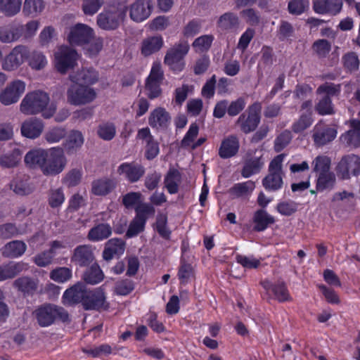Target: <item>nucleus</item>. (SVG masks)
Here are the masks:
<instances>
[{
    "instance_id": "1",
    "label": "nucleus",
    "mask_w": 360,
    "mask_h": 360,
    "mask_svg": "<svg viewBox=\"0 0 360 360\" xmlns=\"http://www.w3.org/2000/svg\"><path fill=\"white\" fill-rule=\"evenodd\" d=\"M63 302L70 306L80 304L86 311H101L109 307L102 288L90 289L82 281L76 283L64 292Z\"/></svg>"
},
{
    "instance_id": "2",
    "label": "nucleus",
    "mask_w": 360,
    "mask_h": 360,
    "mask_svg": "<svg viewBox=\"0 0 360 360\" xmlns=\"http://www.w3.org/2000/svg\"><path fill=\"white\" fill-rule=\"evenodd\" d=\"M50 101L49 96L42 91H34L25 95L20 105V110L27 115H33L43 112L44 117L48 119L53 115L56 110L55 104H48Z\"/></svg>"
},
{
    "instance_id": "3",
    "label": "nucleus",
    "mask_w": 360,
    "mask_h": 360,
    "mask_svg": "<svg viewBox=\"0 0 360 360\" xmlns=\"http://www.w3.org/2000/svg\"><path fill=\"white\" fill-rule=\"evenodd\" d=\"M34 314L41 327L52 325L57 319L63 322L69 320L68 311L61 307L53 304H45L37 308Z\"/></svg>"
},
{
    "instance_id": "4",
    "label": "nucleus",
    "mask_w": 360,
    "mask_h": 360,
    "mask_svg": "<svg viewBox=\"0 0 360 360\" xmlns=\"http://www.w3.org/2000/svg\"><path fill=\"white\" fill-rule=\"evenodd\" d=\"M127 7L112 6L97 16L98 26L104 30H115L124 20Z\"/></svg>"
},
{
    "instance_id": "5",
    "label": "nucleus",
    "mask_w": 360,
    "mask_h": 360,
    "mask_svg": "<svg viewBox=\"0 0 360 360\" xmlns=\"http://www.w3.org/2000/svg\"><path fill=\"white\" fill-rule=\"evenodd\" d=\"M44 162L43 168L44 175L55 176L61 173L67 165V158L63 149L60 147L47 149Z\"/></svg>"
},
{
    "instance_id": "6",
    "label": "nucleus",
    "mask_w": 360,
    "mask_h": 360,
    "mask_svg": "<svg viewBox=\"0 0 360 360\" xmlns=\"http://www.w3.org/2000/svg\"><path fill=\"white\" fill-rule=\"evenodd\" d=\"M97 96L96 90L89 86L75 83L67 90V101L73 105H83L93 102Z\"/></svg>"
},
{
    "instance_id": "7",
    "label": "nucleus",
    "mask_w": 360,
    "mask_h": 360,
    "mask_svg": "<svg viewBox=\"0 0 360 360\" xmlns=\"http://www.w3.org/2000/svg\"><path fill=\"white\" fill-rule=\"evenodd\" d=\"M284 155L281 154L274 158L269 164V174L262 180V184L267 190L276 191L283 185L282 162Z\"/></svg>"
},
{
    "instance_id": "8",
    "label": "nucleus",
    "mask_w": 360,
    "mask_h": 360,
    "mask_svg": "<svg viewBox=\"0 0 360 360\" xmlns=\"http://www.w3.org/2000/svg\"><path fill=\"white\" fill-rule=\"evenodd\" d=\"M77 53L73 49L61 46L54 53V64L58 72L65 74L76 65Z\"/></svg>"
},
{
    "instance_id": "9",
    "label": "nucleus",
    "mask_w": 360,
    "mask_h": 360,
    "mask_svg": "<svg viewBox=\"0 0 360 360\" xmlns=\"http://www.w3.org/2000/svg\"><path fill=\"white\" fill-rule=\"evenodd\" d=\"M261 103L256 102L248 108V114L243 113L237 120L242 131L248 134L254 131L260 121Z\"/></svg>"
},
{
    "instance_id": "10",
    "label": "nucleus",
    "mask_w": 360,
    "mask_h": 360,
    "mask_svg": "<svg viewBox=\"0 0 360 360\" xmlns=\"http://www.w3.org/2000/svg\"><path fill=\"white\" fill-rule=\"evenodd\" d=\"M30 56L27 46L18 45L14 47L2 61V68L6 71H13L21 65Z\"/></svg>"
},
{
    "instance_id": "11",
    "label": "nucleus",
    "mask_w": 360,
    "mask_h": 360,
    "mask_svg": "<svg viewBox=\"0 0 360 360\" xmlns=\"http://www.w3.org/2000/svg\"><path fill=\"white\" fill-rule=\"evenodd\" d=\"M25 91L24 82L18 79L13 81L0 93V102L4 105L15 103Z\"/></svg>"
},
{
    "instance_id": "12",
    "label": "nucleus",
    "mask_w": 360,
    "mask_h": 360,
    "mask_svg": "<svg viewBox=\"0 0 360 360\" xmlns=\"http://www.w3.org/2000/svg\"><path fill=\"white\" fill-rule=\"evenodd\" d=\"M94 30L87 25L77 23L70 28L68 39L72 45L88 44L94 38Z\"/></svg>"
},
{
    "instance_id": "13",
    "label": "nucleus",
    "mask_w": 360,
    "mask_h": 360,
    "mask_svg": "<svg viewBox=\"0 0 360 360\" xmlns=\"http://www.w3.org/2000/svg\"><path fill=\"white\" fill-rule=\"evenodd\" d=\"M337 170L342 179H349L350 174H360V158L354 154L343 157L338 165Z\"/></svg>"
},
{
    "instance_id": "14",
    "label": "nucleus",
    "mask_w": 360,
    "mask_h": 360,
    "mask_svg": "<svg viewBox=\"0 0 360 360\" xmlns=\"http://www.w3.org/2000/svg\"><path fill=\"white\" fill-rule=\"evenodd\" d=\"M117 173L120 175H124L130 183H135L143 177L145 174V168L142 165L135 162H125L118 167Z\"/></svg>"
},
{
    "instance_id": "15",
    "label": "nucleus",
    "mask_w": 360,
    "mask_h": 360,
    "mask_svg": "<svg viewBox=\"0 0 360 360\" xmlns=\"http://www.w3.org/2000/svg\"><path fill=\"white\" fill-rule=\"evenodd\" d=\"M152 7L150 0H136L129 6V16L135 22H142L150 15Z\"/></svg>"
},
{
    "instance_id": "16",
    "label": "nucleus",
    "mask_w": 360,
    "mask_h": 360,
    "mask_svg": "<svg viewBox=\"0 0 360 360\" xmlns=\"http://www.w3.org/2000/svg\"><path fill=\"white\" fill-rule=\"evenodd\" d=\"M337 136V130L334 127L318 124L314 127L313 139L316 146H323L331 142Z\"/></svg>"
},
{
    "instance_id": "17",
    "label": "nucleus",
    "mask_w": 360,
    "mask_h": 360,
    "mask_svg": "<svg viewBox=\"0 0 360 360\" xmlns=\"http://www.w3.org/2000/svg\"><path fill=\"white\" fill-rule=\"evenodd\" d=\"M189 45L186 41H181L169 49L165 57V64L174 68V65L179 63L188 53Z\"/></svg>"
},
{
    "instance_id": "18",
    "label": "nucleus",
    "mask_w": 360,
    "mask_h": 360,
    "mask_svg": "<svg viewBox=\"0 0 360 360\" xmlns=\"http://www.w3.org/2000/svg\"><path fill=\"white\" fill-rule=\"evenodd\" d=\"M95 257L90 245L77 246L73 251L71 262L79 266H87L94 260Z\"/></svg>"
},
{
    "instance_id": "19",
    "label": "nucleus",
    "mask_w": 360,
    "mask_h": 360,
    "mask_svg": "<svg viewBox=\"0 0 360 360\" xmlns=\"http://www.w3.org/2000/svg\"><path fill=\"white\" fill-rule=\"evenodd\" d=\"M239 148L238 137L236 135H230L222 140L219 148V155L223 159L232 158L238 153Z\"/></svg>"
},
{
    "instance_id": "20",
    "label": "nucleus",
    "mask_w": 360,
    "mask_h": 360,
    "mask_svg": "<svg viewBox=\"0 0 360 360\" xmlns=\"http://www.w3.org/2000/svg\"><path fill=\"white\" fill-rule=\"evenodd\" d=\"M342 0H313V8L319 14L337 15L342 7Z\"/></svg>"
},
{
    "instance_id": "21",
    "label": "nucleus",
    "mask_w": 360,
    "mask_h": 360,
    "mask_svg": "<svg viewBox=\"0 0 360 360\" xmlns=\"http://www.w3.org/2000/svg\"><path fill=\"white\" fill-rule=\"evenodd\" d=\"M263 165L264 162L262 159V155H253L252 153H248L244 161L241 175L245 178H248L259 172Z\"/></svg>"
},
{
    "instance_id": "22",
    "label": "nucleus",
    "mask_w": 360,
    "mask_h": 360,
    "mask_svg": "<svg viewBox=\"0 0 360 360\" xmlns=\"http://www.w3.org/2000/svg\"><path fill=\"white\" fill-rule=\"evenodd\" d=\"M46 154V150L45 149L37 148L30 150L26 153L24 158L26 167L34 169L39 168L43 172Z\"/></svg>"
},
{
    "instance_id": "23",
    "label": "nucleus",
    "mask_w": 360,
    "mask_h": 360,
    "mask_svg": "<svg viewBox=\"0 0 360 360\" xmlns=\"http://www.w3.org/2000/svg\"><path fill=\"white\" fill-rule=\"evenodd\" d=\"M98 73L93 68H83L75 75L69 76L70 79L80 84L89 86L96 83L98 80Z\"/></svg>"
},
{
    "instance_id": "24",
    "label": "nucleus",
    "mask_w": 360,
    "mask_h": 360,
    "mask_svg": "<svg viewBox=\"0 0 360 360\" xmlns=\"http://www.w3.org/2000/svg\"><path fill=\"white\" fill-rule=\"evenodd\" d=\"M27 250L26 244L22 240H12L0 249V254L5 258H16L22 255Z\"/></svg>"
},
{
    "instance_id": "25",
    "label": "nucleus",
    "mask_w": 360,
    "mask_h": 360,
    "mask_svg": "<svg viewBox=\"0 0 360 360\" xmlns=\"http://www.w3.org/2000/svg\"><path fill=\"white\" fill-rule=\"evenodd\" d=\"M84 136L81 131L72 130L67 136L62 148L68 155L75 153L84 143Z\"/></svg>"
},
{
    "instance_id": "26",
    "label": "nucleus",
    "mask_w": 360,
    "mask_h": 360,
    "mask_svg": "<svg viewBox=\"0 0 360 360\" xmlns=\"http://www.w3.org/2000/svg\"><path fill=\"white\" fill-rule=\"evenodd\" d=\"M43 129L42 122L34 117L25 120L21 126L22 134L29 139H35L39 136Z\"/></svg>"
},
{
    "instance_id": "27",
    "label": "nucleus",
    "mask_w": 360,
    "mask_h": 360,
    "mask_svg": "<svg viewBox=\"0 0 360 360\" xmlns=\"http://www.w3.org/2000/svg\"><path fill=\"white\" fill-rule=\"evenodd\" d=\"M24 27L22 25H7L0 28V41L4 44L18 41L22 37Z\"/></svg>"
},
{
    "instance_id": "28",
    "label": "nucleus",
    "mask_w": 360,
    "mask_h": 360,
    "mask_svg": "<svg viewBox=\"0 0 360 360\" xmlns=\"http://www.w3.org/2000/svg\"><path fill=\"white\" fill-rule=\"evenodd\" d=\"M349 126L350 129L342 134L341 138L347 145L359 147L360 146V120H350Z\"/></svg>"
},
{
    "instance_id": "29",
    "label": "nucleus",
    "mask_w": 360,
    "mask_h": 360,
    "mask_svg": "<svg viewBox=\"0 0 360 360\" xmlns=\"http://www.w3.org/2000/svg\"><path fill=\"white\" fill-rule=\"evenodd\" d=\"M171 117L169 112L162 108L155 109L148 119L149 124L155 128H167L170 122Z\"/></svg>"
},
{
    "instance_id": "30",
    "label": "nucleus",
    "mask_w": 360,
    "mask_h": 360,
    "mask_svg": "<svg viewBox=\"0 0 360 360\" xmlns=\"http://www.w3.org/2000/svg\"><path fill=\"white\" fill-rule=\"evenodd\" d=\"M124 242L119 238H112L106 243L103 252V257L105 260L109 261L115 255H121L124 251Z\"/></svg>"
},
{
    "instance_id": "31",
    "label": "nucleus",
    "mask_w": 360,
    "mask_h": 360,
    "mask_svg": "<svg viewBox=\"0 0 360 360\" xmlns=\"http://www.w3.org/2000/svg\"><path fill=\"white\" fill-rule=\"evenodd\" d=\"M255 188V182L248 181L234 184L228 192L233 198H246L252 193Z\"/></svg>"
},
{
    "instance_id": "32",
    "label": "nucleus",
    "mask_w": 360,
    "mask_h": 360,
    "mask_svg": "<svg viewBox=\"0 0 360 360\" xmlns=\"http://www.w3.org/2000/svg\"><path fill=\"white\" fill-rule=\"evenodd\" d=\"M217 24L221 30L232 31L238 29L240 20L237 14L226 12L219 18Z\"/></svg>"
},
{
    "instance_id": "33",
    "label": "nucleus",
    "mask_w": 360,
    "mask_h": 360,
    "mask_svg": "<svg viewBox=\"0 0 360 360\" xmlns=\"http://www.w3.org/2000/svg\"><path fill=\"white\" fill-rule=\"evenodd\" d=\"M116 186L114 180L108 178L96 179L92 182L91 191L96 195H105Z\"/></svg>"
},
{
    "instance_id": "34",
    "label": "nucleus",
    "mask_w": 360,
    "mask_h": 360,
    "mask_svg": "<svg viewBox=\"0 0 360 360\" xmlns=\"http://www.w3.org/2000/svg\"><path fill=\"white\" fill-rule=\"evenodd\" d=\"M13 286L24 294L33 295L37 289L38 281L28 276H22L14 281Z\"/></svg>"
},
{
    "instance_id": "35",
    "label": "nucleus",
    "mask_w": 360,
    "mask_h": 360,
    "mask_svg": "<svg viewBox=\"0 0 360 360\" xmlns=\"http://www.w3.org/2000/svg\"><path fill=\"white\" fill-rule=\"evenodd\" d=\"M10 189L18 195H26L33 191V188L28 183L26 176H17L9 184Z\"/></svg>"
},
{
    "instance_id": "36",
    "label": "nucleus",
    "mask_w": 360,
    "mask_h": 360,
    "mask_svg": "<svg viewBox=\"0 0 360 360\" xmlns=\"http://www.w3.org/2000/svg\"><path fill=\"white\" fill-rule=\"evenodd\" d=\"M163 41L160 36L150 37L143 40L141 43V53L148 56L158 52L162 46Z\"/></svg>"
},
{
    "instance_id": "37",
    "label": "nucleus",
    "mask_w": 360,
    "mask_h": 360,
    "mask_svg": "<svg viewBox=\"0 0 360 360\" xmlns=\"http://www.w3.org/2000/svg\"><path fill=\"white\" fill-rule=\"evenodd\" d=\"M22 153L19 148H15L11 152L0 155V166L3 168L17 167L22 159Z\"/></svg>"
},
{
    "instance_id": "38",
    "label": "nucleus",
    "mask_w": 360,
    "mask_h": 360,
    "mask_svg": "<svg viewBox=\"0 0 360 360\" xmlns=\"http://www.w3.org/2000/svg\"><path fill=\"white\" fill-rule=\"evenodd\" d=\"M112 233V228L108 224H99L91 228L87 238L91 241H98L108 238Z\"/></svg>"
},
{
    "instance_id": "39",
    "label": "nucleus",
    "mask_w": 360,
    "mask_h": 360,
    "mask_svg": "<svg viewBox=\"0 0 360 360\" xmlns=\"http://www.w3.org/2000/svg\"><path fill=\"white\" fill-rule=\"evenodd\" d=\"M181 174L177 169H170L165 178V186L171 194L176 193L181 182Z\"/></svg>"
},
{
    "instance_id": "40",
    "label": "nucleus",
    "mask_w": 360,
    "mask_h": 360,
    "mask_svg": "<svg viewBox=\"0 0 360 360\" xmlns=\"http://www.w3.org/2000/svg\"><path fill=\"white\" fill-rule=\"evenodd\" d=\"M103 278L104 274L97 264H92L90 268L84 271L82 276V278L85 283L91 285L98 283L103 281Z\"/></svg>"
},
{
    "instance_id": "41",
    "label": "nucleus",
    "mask_w": 360,
    "mask_h": 360,
    "mask_svg": "<svg viewBox=\"0 0 360 360\" xmlns=\"http://www.w3.org/2000/svg\"><path fill=\"white\" fill-rule=\"evenodd\" d=\"M22 0H0V12L6 16H13L20 11Z\"/></svg>"
},
{
    "instance_id": "42",
    "label": "nucleus",
    "mask_w": 360,
    "mask_h": 360,
    "mask_svg": "<svg viewBox=\"0 0 360 360\" xmlns=\"http://www.w3.org/2000/svg\"><path fill=\"white\" fill-rule=\"evenodd\" d=\"M254 221L256 224L255 229L262 231L266 229L268 225L274 224V219L269 215L265 210H259L255 214Z\"/></svg>"
},
{
    "instance_id": "43",
    "label": "nucleus",
    "mask_w": 360,
    "mask_h": 360,
    "mask_svg": "<svg viewBox=\"0 0 360 360\" xmlns=\"http://www.w3.org/2000/svg\"><path fill=\"white\" fill-rule=\"evenodd\" d=\"M22 263L8 264L0 266V281L13 278L23 269Z\"/></svg>"
},
{
    "instance_id": "44",
    "label": "nucleus",
    "mask_w": 360,
    "mask_h": 360,
    "mask_svg": "<svg viewBox=\"0 0 360 360\" xmlns=\"http://www.w3.org/2000/svg\"><path fill=\"white\" fill-rule=\"evenodd\" d=\"M312 112L309 111L304 112L293 123L292 130L296 134L301 133L309 128L312 124Z\"/></svg>"
},
{
    "instance_id": "45",
    "label": "nucleus",
    "mask_w": 360,
    "mask_h": 360,
    "mask_svg": "<svg viewBox=\"0 0 360 360\" xmlns=\"http://www.w3.org/2000/svg\"><path fill=\"white\" fill-rule=\"evenodd\" d=\"M341 92V84H334L331 82H325L320 85L316 91L317 95L323 96H328L330 98L332 96H338Z\"/></svg>"
},
{
    "instance_id": "46",
    "label": "nucleus",
    "mask_w": 360,
    "mask_h": 360,
    "mask_svg": "<svg viewBox=\"0 0 360 360\" xmlns=\"http://www.w3.org/2000/svg\"><path fill=\"white\" fill-rule=\"evenodd\" d=\"M315 110L321 115H332L335 113L330 98L322 96L315 105Z\"/></svg>"
},
{
    "instance_id": "47",
    "label": "nucleus",
    "mask_w": 360,
    "mask_h": 360,
    "mask_svg": "<svg viewBox=\"0 0 360 360\" xmlns=\"http://www.w3.org/2000/svg\"><path fill=\"white\" fill-rule=\"evenodd\" d=\"M72 276V270L68 267H58L50 272V278L58 283H64L70 280Z\"/></svg>"
},
{
    "instance_id": "48",
    "label": "nucleus",
    "mask_w": 360,
    "mask_h": 360,
    "mask_svg": "<svg viewBox=\"0 0 360 360\" xmlns=\"http://www.w3.org/2000/svg\"><path fill=\"white\" fill-rule=\"evenodd\" d=\"M335 181V176L333 173L328 172L326 173L319 174L316 188L319 191H323L326 188L333 187Z\"/></svg>"
},
{
    "instance_id": "49",
    "label": "nucleus",
    "mask_w": 360,
    "mask_h": 360,
    "mask_svg": "<svg viewBox=\"0 0 360 360\" xmlns=\"http://www.w3.org/2000/svg\"><path fill=\"white\" fill-rule=\"evenodd\" d=\"M213 39L212 35H202L195 39L192 45L196 51L204 52L210 48Z\"/></svg>"
},
{
    "instance_id": "50",
    "label": "nucleus",
    "mask_w": 360,
    "mask_h": 360,
    "mask_svg": "<svg viewBox=\"0 0 360 360\" xmlns=\"http://www.w3.org/2000/svg\"><path fill=\"white\" fill-rule=\"evenodd\" d=\"M136 218L139 219H143V222H146L147 219L150 216H154L155 214V208L147 203H141L139 204L136 208Z\"/></svg>"
},
{
    "instance_id": "51",
    "label": "nucleus",
    "mask_w": 360,
    "mask_h": 360,
    "mask_svg": "<svg viewBox=\"0 0 360 360\" xmlns=\"http://www.w3.org/2000/svg\"><path fill=\"white\" fill-rule=\"evenodd\" d=\"M44 4L43 0H25L23 11L28 15H36L42 11Z\"/></svg>"
},
{
    "instance_id": "52",
    "label": "nucleus",
    "mask_w": 360,
    "mask_h": 360,
    "mask_svg": "<svg viewBox=\"0 0 360 360\" xmlns=\"http://www.w3.org/2000/svg\"><path fill=\"white\" fill-rule=\"evenodd\" d=\"M46 64V57L42 53L34 51L30 55L29 65L32 69L36 70H42Z\"/></svg>"
},
{
    "instance_id": "53",
    "label": "nucleus",
    "mask_w": 360,
    "mask_h": 360,
    "mask_svg": "<svg viewBox=\"0 0 360 360\" xmlns=\"http://www.w3.org/2000/svg\"><path fill=\"white\" fill-rule=\"evenodd\" d=\"M242 18L251 26H257L261 22L259 13L253 8H248L241 11Z\"/></svg>"
},
{
    "instance_id": "54",
    "label": "nucleus",
    "mask_w": 360,
    "mask_h": 360,
    "mask_svg": "<svg viewBox=\"0 0 360 360\" xmlns=\"http://www.w3.org/2000/svg\"><path fill=\"white\" fill-rule=\"evenodd\" d=\"M98 134L100 138L105 141L112 140L116 134V129L112 123H105L99 125Z\"/></svg>"
},
{
    "instance_id": "55",
    "label": "nucleus",
    "mask_w": 360,
    "mask_h": 360,
    "mask_svg": "<svg viewBox=\"0 0 360 360\" xmlns=\"http://www.w3.org/2000/svg\"><path fill=\"white\" fill-rule=\"evenodd\" d=\"M66 135L65 129L61 127H55L51 129L44 134L45 140L49 143H54L59 142Z\"/></svg>"
},
{
    "instance_id": "56",
    "label": "nucleus",
    "mask_w": 360,
    "mask_h": 360,
    "mask_svg": "<svg viewBox=\"0 0 360 360\" xmlns=\"http://www.w3.org/2000/svg\"><path fill=\"white\" fill-rule=\"evenodd\" d=\"M272 292L274 295L275 298L278 302H282L291 300V297L290 296L288 290L285 283L283 282L274 284Z\"/></svg>"
},
{
    "instance_id": "57",
    "label": "nucleus",
    "mask_w": 360,
    "mask_h": 360,
    "mask_svg": "<svg viewBox=\"0 0 360 360\" xmlns=\"http://www.w3.org/2000/svg\"><path fill=\"white\" fill-rule=\"evenodd\" d=\"M344 67L349 71H356L359 66L358 56L354 52H349L342 57Z\"/></svg>"
},
{
    "instance_id": "58",
    "label": "nucleus",
    "mask_w": 360,
    "mask_h": 360,
    "mask_svg": "<svg viewBox=\"0 0 360 360\" xmlns=\"http://www.w3.org/2000/svg\"><path fill=\"white\" fill-rule=\"evenodd\" d=\"M146 223L143 219H139L136 217L130 222L129 228L126 233V236L132 238L143 232L145 229Z\"/></svg>"
},
{
    "instance_id": "59",
    "label": "nucleus",
    "mask_w": 360,
    "mask_h": 360,
    "mask_svg": "<svg viewBox=\"0 0 360 360\" xmlns=\"http://www.w3.org/2000/svg\"><path fill=\"white\" fill-rule=\"evenodd\" d=\"M20 232L15 224L6 223L0 225V238L9 239L20 234Z\"/></svg>"
},
{
    "instance_id": "60",
    "label": "nucleus",
    "mask_w": 360,
    "mask_h": 360,
    "mask_svg": "<svg viewBox=\"0 0 360 360\" xmlns=\"http://www.w3.org/2000/svg\"><path fill=\"white\" fill-rule=\"evenodd\" d=\"M162 83L146 80L145 84V91L147 96L150 99H154L161 96L162 89L160 84Z\"/></svg>"
},
{
    "instance_id": "61",
    "label": "nucleus",
    "mask_w": 360,
    "mask_h": 360,
    "mask_svg": "<svg viewBox=\"0 0 360 360\" xmlns=\"http://www.w3.org/2000/svg\"><path fill=\"white\" fill-rule=\"evenodd\" d=\"M308 7V0H290L288 3V11L293 15L302 13Z\"/></svg>"
},
{
    "instance_id": "62",
    "label": "nucleus",
    "mask_w": 360,
    "mask_h": 360,
    "mask_svg": "<svg viewBox=\"0 0 360 360\" xmlns=\"http://www.w3.org/2000/svg\"><path fill=\"white\" fill-rule=\"evenodd\" d=\"M312 49L319 57H325L330 52L331 44L326 39H319L314 41Z\"/></svg>"
},
{
    "instance_id": "63",
    "label": "nucleus",
    "mask_w": 360,
    "mask_h": 360,
    "mask_svg": "<svg viewBox=\"0 0 360 360\" xmlns=\"http://www.w3.org/2000/svg\"><path fill=\"white\" fill-rule=\"evenodd\" d=\"M314 171L316 172L326 173L329 172L330 161L326 156H318L313 162Z\"/></svg>"
},
{
    "instance_id": "64",
    "label": "nucleus",
    "mask_w": 360,
    "mask_h": 360,
    "mask_svg": "<svg viewBox=\"0 0 360 360\" xmlns=\"http://www.w3.org/2000/svg\"><path fill=\"white\" fill-rule=\"evenodd\" d=\"M65 196L62 189L58 188L50 191L49 204L53 207H58L64 202Z\"/></svg>"
}]
</instances>
